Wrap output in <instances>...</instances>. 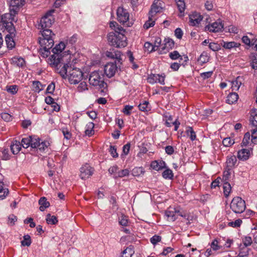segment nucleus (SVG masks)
Instances as JSON below:
<instances>
[{
	"mask_svg": "<svg viewBox=\"0 0 257 257\" xmlns=\"http://www.w3.org/2000/svg\"><path fill=\"white\" fill-rule=\"evenodd\" d=\"M61 65L56 67L58 73L63 79L68 78L71 84H78L81 81L83 77V73L78 68L72 66L71 65L65 64L60 68Z\"/></svg>",
	"mask_w": 257,
	"mask_h": 257,
	"instance_id": "nucleus-1",
	"label": "nucleus"
},
{
	"mask_svg": "<svg viewBox=\"0 0 257 257\" xmlns=\"http://www.w3.org/2000/svg\"><path fill=\"white\" fill-rule=\"evenodd\" d=\"M121 32L115 30V32H111L108 34L107 39L110 45L117 48L126 46V37Z\"/></svg>",
	"mask_w": 257,
	"mask_h": 257,
	"instance_id": "nucleus-2",
	"label": "nucleus"
},
{
	"mask_svg": "<svg viewBox=\"0 0 257 257\" xmlns=\"http://www.w3.org/2000/svg\"><path fill=\"white\" fill-rule=\"evenodd\" d=\"M65 45L63 42H60L56 45L52 50L53 54L49 58V64L54 67H57L60 65L62 58L59 54L64 50Z\"/></svg>",
	"mask_w": 257,
	"mask_h": 257,
	"instance_id": "nucleus-3",
	"label": "nucleus"
},
{
	"mask_svg": "<svg viewBox=\"0 0 257 257\" xmlns=\"http://www.w3.org/2000/svg\"><path fill=\"white\" fill-rule=\"evenodd\" d=\"M230 208L235 213L241 214L246 208L245 202L240 197H235L230 204Z\"/></svg>",
	"mask_w": 257,
	"mask_h": 257,
	"instance_id": "nucleus-4",
	"label": "nucleus"
},
{
	"mask_svg": "<svg viewBox=\"0 0 257 257\" xmlns=\"http://www.w3.org/2000/svg\"><path fill=\"white\" fill-rule=\"evenodd\" d=\"M89 81L90 85L94 86H98L99 88H104L106 83L104 82L103 77H101L98 71H94L91 72L89 77Z\"/></svg>",
	"mask_w": 257,
	"mask_h": 257,
	"instance_id": "nucleus-5",
	"label": "nucleus"
},
{
	"mask_svg": "<svg viewBox=\"0 0 257 257\" xmlns=\"http://www.w3.org/2000/svg\"><path fill=\"white\" fill-rule=\"evenodd\" d=\"M39 43L42 47L41 49L42 55L43 57H48L50 54V49H51L54 45V42L53 38L40 39Z\"/></svg>",
	"mask_w": 257,
	"mask_h": 257,
	"instance_id": "nucleus-6",
	"label": "nucleus"
},
{
	"mask_svg": "<svg viewBox=\"0 0 257 257\" xmlns=\"http://www.w3.org/2000/svg\"><path fill=\"white\" fill-rule=\"evenodd\" d=\"M54 12V10L48 11L45 15L42 17L38 25L39 29H47L51 27L54 23V19L52 17V14Z\"/></svg>",
	"mask_w": 257,
	"mask_h": 257,
	"instance_id": "nucleus-7",
	"label": "nucleus"
},
{
	"mask_svg": "<svg viewBox=\"0 0 257 257\" xmlns=\"http://www.w3.org/2000/svg\"><path fill=\"white\" fill-rule=\"evenodd\" d=\"M116 14L117 20L120 23L127 27H131L132 26V24L128 21L130 14L127 10L123 7H118Z\"/></svg>",
	"mask_w": 257,
	"mask_h": 257,
	"instance_id": "nucleus-8",
	"label": "nucleus"
},
{
	"mask_svg": "<svg viewBox=\"0 0 257 257\" xmlns=\"http://www.w3.org/2000/svg\"><path fill=\"white\" fill-rule=\"evenodd\" d=\"M116 62L114 63H107L104 66V73L108 78L113 77L116 73L117 69L120 67V65Z\"/></svg>",
	"mask_w": 257,
	"mask_h": 257,
	"instance_id": "nucleus-9",
	"label": "nucleus"
},
{
	"mask_svg": "<svg viewBox=\"0 0 257 257\" xmlns=\"http://www.w3.org/2000/svg\"><path fill=\"white\" fill-rule=\"evenodd\" d=\"M25 4V0H11L10 2V12L18 15L20 9L24 6Z\"/></svg>",
	"mask_w": 257,
	"mask_h": 257,
	"instance_id": "nucleus-10",
	"label": "nucleus"
},
{
	"mask_svg": "<svg viewBox=\"0 0 257 257\" xmlns=\"http://www.w3.org/2000/svg\"><path fill=\"white\" fill-rule=\"evenodd\" d=\"M80 176L82 179L85 180L91 176L94 171V169L89 165L86 164L80 168Z\"/></svg>",
	"mask_w": 257,
	"mask_h": 257,
	"instance_id": "nucleus-11",
	"label": "nucleus"
},
{
	"mask_svg": "<svg viewBox=\"0 0 257 257\" xmlns=\"http://www.w3.org/2000/svg\"><path fill=\"white\" fill-rule=\"evenodd\" d=\"M162 5L160 0H155L151 6L149 12V15L154 17L157 13H161L162 10Z\"/></svg>",
	"mask_w": 257,
	"mask_h": 257,
	"instance_id": "nucleus-12",
	"label": "nucleus"
},
{
	"mask_svg": "<svg viewBox=\"0 0 257 257\" xmlns=\"http://www.w3.org/2000/svg\"><path fill=\"white\" fill-rule=\"evenodd\" d=\"M164 42L159 49V53L161 54H165L170 49H172L175 44L174 41L170 38H165Z\"/></svg>",
	"mask_w": 257,
	"mask_h": 257,
	"instance_id": "nucleus-13",
	"label": "nucleus"
},
{
	"mask_svg": "<svg viewBox=\"0 0 257 257\" xmlns=\"http://www.w3.org/2000/svg\"><path fill=\"white\" fill-rule=\"evenodd\" d=\"M223 29V25L222 22H216L212 23L211 25L206 26L205 27L206 31H209L212 32H218L221 31Z\"/></svg>",
	"mask_w": 257,
	"mask_h": 257,
	"instance_id": "nucleus-14",
	"label": "nucleus"
},
{
	"mask_svg": "<svg viewBox=\"0 0 257 257\" xmlns=\"http://www.w3.org/2000/svg\"><path fill=\"white\" fill-rule=\"evenodd\" d=\"M121 53L120 51L112 49V51H107L106 56L111 59H115L120 65L122 64Z\"/></svg>",
	"mask_w": 257,
	"mask_h": 257,
	"instance_id": "nucleus-15",
	"label": "nucleus"
},
{
	"mask_svg": "<svg viewBox=\"0 0 257 257\" xmlns=\"http://www.w3.org/2000/svg\"><path fill=\"white\" fill-rule=\"evenodd\" d=\"M16 15L10 12L9 13L5 14L1 16V22L4 25L9 22H17L18 19L16 18Z\"/></svg>",
	"mask_w": 257,
	"mask_h": 257,
	"instance_id": "nucleus-16",
	"label": "nucleus"
},
{
	"mask_svg": "<svg viewBox=\"0 0 257 257\" xmlns=\"http://www.w3.org/2000/svg\"><path fill=\"white\" fill-rule=\"evenodd\" d=\"M202 20V16L196 12L193 13L189 16L190 25L195 26L198 25Z\"/></svg>",
	"mask_w": 257,
	"mask_h": 257,
	"instance_id": "nucleus-17",
	"label": "nucleus"
},
{
	"mask_svg": "<svg viewBox=\"0 0 257 257\" xmlns=\"http://www.w3.org/2000/svg\"><path fill=\"white\" fill-rule=\"evenodd\" d=\"M180 211L174 208H169L165 211V215L171 221H175L177 218L175 215L176 213H179Z\"/></svg>",
	"mask_w": 257,
	"mask_h": 257,
	"instance_id": "nucleus-18",
	"label": "nucleus"
},
{
	"mask_svg": "<svg viewBox=\"0 0 257 257\" xmlns=\"http://www.w3.org/2000/svg\"><path fill=\"white\" fill-rule=\"evenodd\" d=\"M14 36V35H7L5 37V41L7 48L10 50L15 48L16 46V43L13 38Z\"/></svg>",
	"mask_w": 257,
	"mask_h": 257,
	"instance_id": "nucleus-19",
	"label": "nucleus"
},
{
	"mask_svg": "<svg viewBox=\"0 0 257 257\" xmlns=\"http://www.w3.org/2000/svg\"><path fill=\"white\" fill-rule=\"evenodd\" d=\"M250 155V150L248 149H242L238 152V158L242 160H246L248 159Z\"/></svg>",
	"mask_w": 257,
	"mask_h": 257,
	"instance_id": "nucleus-20",
	"label": "nucleus"
},
{
	"mask_svg": "<svg viewBox=\"0 0 257 257\" xmlns=\"http://www.w3.org/2000/svg\"><path fill=\"white\" fill-rule=\"evenodd\" d=\"M237 162V159L235 156H231L228 157L226 160V168L229 170H231L233 168Z\"/></svg>",
	"mask_w": 257,
	"mask_h": 257,
	"instance_id": "nucleus-21",
	"label": "nucleus"
},
{
	"mask_svg": "<svg viewBox=\"0 0 257 257\" xmlns=\"http://www.w3.org/2000/svg\"><path fill=\"white\" fill-rule=\"evenodd\" d=\"M39 204L40 205L39 209L41 211H44L45 209L48 208L50 204L49 202L47 201L45 197H42L39 200Z\"/></svg>",
	"mask_w": 257,
	"mask_h": 257,
	"instance_id": "nucleus-22",
	"label": "nucleus"
},
{
	"mask_svg": "<svg viewBox=\"0 0 257 257\" xmlns=\"http://www.w3.org/2000/svg\"><path fill=\"white\" fill-rule=\"evenodd\" d=\"M238 99V95L235 92L229 93L226 100V103L229 104H232L237 101Z\"/></svg>",
	"mask_w": 257,
	"mask_h": 257,
	"instance_id": "nucleus-23",
	"label": "nucleus"
},
{
	"mask_svg": "<svg viewBox=\"0 0 257 257\" xmlns=\"http://www.w3.org/2000/svg\"><path fill=\"white\" fill-rule=\"evenodd\" d=\"M21 144L19 141H13L11 145V150L14 154H17L21 150Z\"/></svg>",
	"mask_w": 257,
	"mask_h": 257,
	"instance_id": "nucleus-24",
	"label": "nucleus"
},
{
	"mask_svg": "<svg viewBox=\"0 0 257 257\" xmlns=\"http://www.w3.org/2000/svg\"><path fill=\"white\" fill-rule=\"evenodd\" d=\"M221 46L225 49H230L233 48L238 47L240 46V44L234 41L228 42L222 41Z\"/></svg>",
	"mask_w": 257,
	"mask_h": 257,
	"instance_id": "nucleus-25",
	"label": "nucleus"
},
{
	"mask_svg": "<svg viewBox=\"0 0 257 257\" xmlns=\"http://www.w3.org/2000/svg\"><path fill=\"white\" fill-rule=\"evenodd\" d=\"M40 32L42 33L43 38L51 39L53 38V36H55L54 34L52 33V31L49 28L40 29Z\"/></svg>",
	"mask_w": 257,
	"mask_h": 257,
	"instance_id": "nucleus-26",
	"label": "nucleus"
},
{
	"mask_svg": "<svg viewBox=\"0 0 257 257\" xmlns=\"http://www.w3.org/2000/svg\"><path fill=\"white\" fill-rule=\"evenodd\" d=\"M165 163L164 161H160L159 163L157 161H155L152 162L151 166V167L157 171L160 170L165 167Z\"/></svg>",
	"mask_w": 257,
	"mask_h": 257,
	"instance_id": "nucleus-27",
	"label": "nucleus"
},
{
	"mask_svg": "<svg viewBox=\"0 0 257 257\" xmlns=\"http://www.w3.org/2000/svg\"><path fill=\"white\" fill-rule=\"evenodd\" d=\"M12 63L19 67L24 66L25 64V60L22 57H14L12 58Z\"/></svg>",
	"mask_w": 257,
	"mask_h": 257,
	"instance_id": "nucleus-28",
	"label": "nucleus"
},
{
	"mask_svg": "<svg viewBox=\"0 0 257 257\" xmlns=\"http://www.w3.org/2000/svg\"><path fill=\"white\" fill-rule=\"evenodd\" d=\"M13 22H9V23H7L4 26L9 33L8 35L15 36L16 29Z\"/></svg>",
	"mask_w": 257,
	"mask_h": 257,
	"instance_id": "nucleus-29",
	"label": "nucleus"
},
{
	"mask_svg": "<svg viewBox=\"0 0 257 257\" xmlns=\"http://www.w3.org/2000/svg\"><path fill=\"white\" fill-rule=\"evenodd\" d=\"M178 8L181 14L180 17L184 16V12L185 9V4L184 0H175Z\"/></svg>",
	"mask_w": 257,
	"mask_h": 257,
	"instance_id": "nucleus-30",
	"label": "nucleus"
},
{
	"mask_svg": "<svg viewBox=\"0 0 257 257\" xmlns=\"http://www.w3.org/2000/svg\"><path fill=\"white\" fill-rule=\"evenodd\" d=\"M86 126L87 129H86L85 131V135L89 137L92 136L94 134L93 128L94 126V124L92 122H90L87 124Z\"/></svg>",
	"mask_w": 257,
	"mask_h": 257,
	"instance_id": "nucleus-31",
	"label": "nucleus"
},
{
	"mask_svg": "<svg viewBox=\"0 0 257 257\" xmlns=\"http://www.w3.org/2000/svg\"><path fill=\"white\" fill-rule=\"evenodd\" d=\"M209 57L208 56L207 53L203 52L198 58V61L201 65L208 62Z\"/></svg>",
	"mask_w": 257,
	"mask_h": 257,
	"instance_id": "nucleus-32",
	"label": "nucleus"
},
{
	"mask_svg": "<svg viewBox=\"0 0 257 257\" xmlns=\"http://www.w3.org/2000/svg\"><path fill=\"white\" fill-rule=\"evenodd\" d=\"M250 121L252 125L257 126V109H252L251 111Z\"/></svg>",
	"mask_w": 257,
	"mask_h": 257,
	"instance_id": "nucleus-33",
	"label": "nucleus"
},
{
	"mask_svg": "<svg viewBox=\"0 0 257 257\" xmlns=\"http://www.w3.org/2000/svg\"><path fill=\"white\" fill-rule=\"evenodd\" d=\"M46 222L49 224H56L58 222L57 217L54 215H51L50 213L46 216Z\"/></svg>",
	"mask_w": 257,
	"mask_h": 257,
	"instance_id": "nucleus-34",
	"label": "nucleus"
},
{
	"mask_svg": "<svg viewBox=\"0 0 257 257\" xmlns=\"http://www.w3.org/2000/svg\"><path fill=\"white\" fill-rule=\"evenodd\" d=\"M186 133L187 135L189 137L191 141H194L196 140V136L195 132L193 131V128L191 126H188L186 128Z\"/></svg>",
	"mask_w": 257,
	"mask_h": 257,
	"instance_id": "nucleus-35",
	"label": "nucleus"
},
{
	"mask_svg": "<svg viewBox=\"0 0 257 257\" xmlns=\"http://www.w3.org/2000/svg\"><path fill=\"white\" fill-rule=\"evenodd\" d=\"M224 195L225 197H228L230 194L231 187L230 184L227 181H224L223 186Z\"/></svg>",
	"mask_w": 257,
	"mask_h": 257,
	"instance_id": "nucleus-36",
	"label": "nucleus"
},
{
	"mask_svg": "<svg viewBox=\"0 0 257 257\" xmlns=\"http://www.w3.org/2000/svg\"><path fill=\"white\" fill-rule=\"evenodd\" d=\"M129 170L128 169H123L120 171H118L117 173L115 174V176L113 178L116 179L117 178H122L125 176H127L129 175Z\"/></svg>",
	"mask_w": 257,
	"mask_h": 257,
	"instance_id": "nucleus-37",
	"label": "nucleus"
},
{
	"mask_svg": "<svg viewBox=\"0 0 257 257\" xmlns=\"http://www.w3.org/2000/svg\"><path fill=\"white\" fill-rule=\"evenodd\" d=\"M162 176L166 179H172L174 175L171 170L167 169L162 173Z\"/></svg>",
	"mask_w": 257,
	"mask_h": 257,
	"instance_id": "nucleus-38",
	"label": "nucleus"
},
{
	"mask_svg": "<svg viewBox=\"0 0 257 257\" xmlns=\"http://www.w3.org/2000/svg\"><path fill=\"white\" fill-rule=\"evenodd\" d=\"M118 221L119 224L123 226H126L128 225V217L124 214H121V216L119 217Z\"/></svg>",
	"mask_w": 257,
	"mask_h": 257,
	"instance_id": "nucleus-39",
	"label": "nucleus"
},
{
	"mask_svg": "<svg viewBox=\"0 0 257 257\" xmlns=\"http://www.w3.org/2000/svg\"><path fill=\"white\" fill-rule=\"evenodd\" d=\"M109 27L114 30V32H115V30H117V31H123L124 32V30L121 27L119 26L118 24L116 22H110L109 23Z\"/></svg>",
	"mask_w": 257,
	"mask_h": 257,
	"instance_id": "nucleus-40",
	"label": "nucleus"
},
{
	"mask_svg": "<svg viewBox=\"0 0 257 257\" xmlns=\"http://www.w3.org/2000/svg\"><path fill=\"white\" fill-rule=\"evenodd\" d=\"M153 18H151V16L149 15V20L146 21L144 25V28L146 29H148L155 25V22L153 20Z\"/></svg>",
	"mask_w": 257,
	"mask_h": 257,
	"instance_id": "nucleus-41",
	"label": "nucleus"
},
{
	"mask_svg": "<svg viewBox=\"0 0 257 257\" xmlns=\"http://www.w3.org/2000/svg\"><path fill=\"white\" fill-rule=\"evenodd\" d=\"M24 240L21 241V244L23 246H29L31 244V239L29 235H25L23 237Z\"/></svg>",
	"mask_w": 257,
	"mask_h": 257,
	"instance_id": "nucleus-42",
	"label": "nucleus"
},
{
	"mask_svg": "<svg viewBox=\"0 0 257 257\" xmlns=\"http://www.w3.org/2000/svg\"><path fill=\"white\" fill-rule=\"evenodd\" d=\"M149 102L147 101H144L142 103H140L138 107L139 109L142 111H148L150 110V108L148 107Z\"/></svg>",
	"mask_w": 257,
	"mask_h": 257,
	"instance_id": "nucleus-43",
	"label": "nucleus"
},
{
	"mask_svg": "<svg viewBox=\"0 0 257 257\" xmlns=\"http://www.w3.org/2000/svg\"><path fill=\"white\" fill-rule=\"evenodd\" d=\"M251 66L253 69H257V53H252L251 55Z\"/></svg>",
	"mask_w": 257,
	"mask_h": 257,
	"instance_id": "nucleus-44",
	"label": "nucleus"
},
{
	"mask_svg": "<svg viewBox=\"0 0 257 257\" xmlns=\"http://www.w3.org/2000/svg\"><path fill=\"white\" fill-rule=\"evenodd\" d=\"M6 90L8 92L14 95L17 93L18 89L17 85H13L7 86L6 87Z\"/></svg>",
	"mask_w": 257,
	"mask_h": 257,
	"instance_id": "nucleus-45",
	"label": "nucleus"
},
{
	"mask_svg": "<svg viewBox=\"0 0 257 257\" xmlns=\"http://www.w3.org/2000/svg\"><path fill=\"white\" fill-rule=\"evenodd\" d=\"M31 137L29 138H23L22 140V146L25 148H27L31 146Z\"/></svg>",
	"mask_w": 257,
	"mask_h": 257,
	"instance_id": "nucleus-46",
	"label": "nucleus"
},
{
	"mask_svg": "<svg viewBox=\"0 0 257 257\" xmlns=\"http://www.w3.org/2000/svg\"><path fill=\"white\" fill-rule=\"evenodd\" d=\"M158 77H159V74H151L148 78V81L151 84H154L157 83Z\"/></svg>",
	"mask_w": 257,
	"mask_h": 257,
	"instance_id": "nucleus-47",
	"label": "nucleus"
},
{
	"mask_svg": "<svg viewBox=\"0 0 257 257\" xmlns=\"http://www.w3.org/2000/svg\"><path fill=\"white\" fill-rule=\"evenodd\" d=\"M209 48L213 51H217L221 49V46L217 43L211 42L209 44Z\"/></svg>",
	"mask_w": 257,
	"mask_h": 257,
	"instance_id": "nucleus-48",
	"label": "nucleus"
},
{
	"mask_svg": "<svg viewBox=\"0 0 257 257\" xmlns=\"http://www.w3.org/2000/svg\"><path fill=\"white\" fill-rule=\"evenodd\" d=\"M169 56L172 60H176L178 58H180L181 60L183 59L182 56L180 55L177 51H174L173 52L170 53L169 54Z\"/></svg>",
	"mask_w": 257,
	"mask_h": 257,
	"instance_id": "nucleus-49",
	"label": "nucleus"
},
{
	"mask_svg": "<svg viewBox=\"0 0 257 257\" xmlns=\"http://www.w3.org/2000/svg\"><path fill=\"white\" fill-rule=\"evenodd\" d=\"M250 135L249 132H247L245 134L241 143L242 146H246L248 144L249 141L250 140Z\"/></svg>",
	"mask_w": 257,
	"mask_h": 257,
	"instance_id": "nucleus-50",
	"label": "nucleus"
},
{
	"mask_svg": "<svg viewBox=\"0 0 257 257\" xmlns=\"http://www.w3.org/2000/svg\"><path fill=\"white\" fill-rule=\"evenodd\" d=\"M144 48L146 51H148L149 53L156 51L155 49L152 44L147 42L144 44Z\"/></svg>",
	"mask_w": 257,
	"mask_h": 257,
	"instance_id": "nucleus-51",
	"label": "nucleus"
},
{
	"mask_svg": "<svg viewBox=\"0 0 257 257\" xmlns=\"http://www.w3.org/2000/svg\"><path fill=\"white\" fill-rule=\"evenodd\" d=\"M49 143L47 142H41L40 144H39L38 148L41 152H44L48 148V146Z\"/></svg>",
	"mask_w": 257,
	"mask_h": 257,
	"instance_id": "nucleus-52",
	"label": "nucleus"
},
{
	"mask_svg": "<svg viewBox=\"0 0 257 257\" xmlns=\"http://www.w3.org/2000/svg\"><path fill=\"white\" fill-rule=\"evenodd\" d=\"M161 42H162V40L160 38L156 37L155 38V40L153 46H154L156 51H159V49H160L159 47H162Z\"/></svg>",
	"mask_w": 257,
	"mask_h": 257,
	"instance_id": "nucleus-53",
	"label": "nucleus"
},
{
	"mask_svg": "<svg viewBox=\"0 0 257 257\" xmlns=\"http://www.w3.org/2000/svg\"><path fill=\"white\" fill-rule=\"evenodd\" d=\"M234 143V141L230 138H224L222 141V144L225 147H230Z\"/></svg>",
	"mask_w": 257,
	"mask_h": 257,
	"instance_id": "nucleus-54",
	"label": "nucleus"
},
{
	"mask_svg": "<svg viewBox=\"0 0 257 257\" xmlns=\"http://www.w3.org/2000/svg\"><path fill=\"white\" fill-rule=\"evenodd\" d=\"M162 237L158 235H155L150 238V241L153 245H156L159 242H160Z\"/></svg>",
	"mask_w": 257,
	"mask_h": 257,
	"instance_id": "nucleus-55",
	"label": "nucleus"
},
{
	"mask_svg": "<svg viewBox=\"0 0 257 257\" xmlns=\"http://www.w3.org/2000/svg\"><path fill=\"white\" fill-rule=\"evenodd\" d=\"M109 152L113 158H117L118 156L116 152V147L115 146H110Z\"/></svg>",
	"mask_w": 257,
	"mask_h": 257,
	"instance_id": "nucleus-56",
	"label": "nucleus"
},
{
	"mask_svg": "<svg viewBox=\"0 0 257 257\" xmlns=\"http://www.w3.org/2000/svg\"><path fill=\"white\" fill-rule=\"evenodd\" d=\"M78 92H81L85 90H88L87 85L86 82L83 81L81 82L77 87Z\"/></svg>",
	"mask_w": 257,
	"mask_h": 257,
	"instance_id": "nucleus-57",
	"label": "nucleus"
},
{
	"mask_svg": "<svg viewBox=\"0 0 257 257\" xmlns=\"http://www.w3.org/2000/svg\"><path fill=\"white\" fill-rule=\"evenodd\" d=\"M242 242L245 246H249L252 242V238L250 236H245L242 238Z\"/></svg>",
	"mask_w": 257,
	"mask_h": 257,
	"instance_id": "nucleus-58",
	"label": "nucleus"
},
{
	"mask_svg": "<svg viewBox=\"0 0 257 257\" xmlns=\"http://www.w3.org/2000/svg\"><path fill=\"white\" fill-rule=\"evenodd\" d=\"M42 85L40 82L38 81H36L33 82V87L34 90L37 92H39L41 90H42V88H41Z\"/></svg>",
	"mask_w": 257,
	"mask_h": 257,
	"instance_id": "nucleus-59",
	"label": "nucleus"
},
{
	"mask_svg": "<svg viewBox=\"0 0 257 257\" xmlns=\"http://www.w3.org/2000/svg\"><path fill=\"white\" fill-rule=\"evenodd\" d=\"M242 223V220L240 219H238L236 220L235 221L229 222L228 223V226L233 227H239Z\"/></svg>",
	"mask_w": 257,
	"mask_h": 257,
	"instance_id": "nucleus-60",
	"label": "nucleus"
},
{
	"mask_svg": "<svg viewBox=\"0 0 257 257\" xmlns=\"http://www.w3.org/2000/svg\"><path fill=\"white\" fill-rule=\"evenodd\" d=\"M122 254H127L125 257H132V255L134 253V251L131 246L127 247L122 251Z\"/></svg>",
	"mask_w": 257,
	"mask_h": 257,
	"instance_id": "nucleus-61",
	"label": "nucleus"
},
{
	"mask_svg": "<svg viewBox=\"0 0 257 257\" xmlns=\"http://www.w3.org/2000/svg\"><path fill=\"white\" fill-rule=\"evenodd\" d=\"M62 132L63 134L64 138L67 140H69L71 138L72 134L70 132L67 128H63Z\"/></svg>",
	"mask_w": 257,
	"mask_h": 257,
	"instance_id": "nucleus-62",
	"label": "nucleus"
},
{
	"mask_svg": "<svg viewBox=\"0 0 257 257\" xmlns=\"http://www.w3.org/2000/svg\"><path fill=\"white\" fill-rule=\"evenodd\" d=\"M2 118L6 121H10L12 120V116L7 112H3L1 114Z\"/></svg>",
	"mask_w": 257,
	"mask_h": 257,
	"instance_id": "nucleus-63",
	"label": "nucleus"
},
{
	"mask_svg": "<svg viewBox=\"0 0 257 257\" xmlns=\"http://www.w3.org/2000/svg\"><path fill=\"white\" fill-rule=\"evenodd\" d=\"M251 142L253 144H257V128L252 131Z\"/></svg>",
	"mask_w": 257,
	"mask_h": 257,
	"instance_id": "nucleus-64",
	"label": "nucleus"
}]
</instances>
